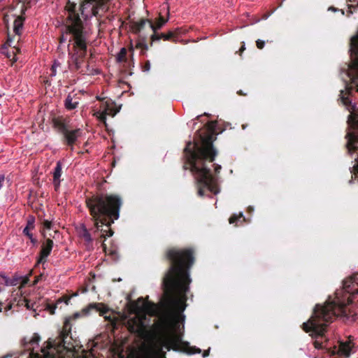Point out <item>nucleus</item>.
<instances>
[{"instance_id": "nucleus-1", "label": "nucleus", "mask_w": 358, "mask_h": 358, "mask_svg": "<svg viewBox=\"0 0 358 358\" xmlns=\"http://www.w3.org/2000/svg\"><path fill=\"white\" fill-rule=\"evenodd\" d=\"M194 251L192 248H171L166 250L164 259L170 264L162 280V287L166 297L162 303L155 328L159 337L157 347L159 351L165 348L181 351L188 355L201 353L200 348L189 346L182 341L181 335L176 331L179 323L183 322L187 300L186 293L191 282L189 270L194 263Z\"/></svg>"}, {"instance_id": "nucleus-2", "label": "nucleus", "mask_w": 358, "mask_h": 358, "mask_svg": "<svg viewBox=\"0 0 358 358\" xmlns=\"http://www.w3.org/2000/svg\"><path fill=\"white\" fill-rule=\"evenodd\" d=\"M217 122L210 121L206 124V134L200 135L201 143L189 141L183 150L184 170H189L196 181L199 196L213 199L212 194L220 192L218 174L222 166L213 164L217 155L213 145L217 137Z\"/></svg>"}, {"instance_id": "nucleus-3", "label": "nucleus", "mask_w": 358, "mask_h": 358, "mask_svg": "<svg viewBox=\"0 0 358 358\" xmlns=\"http://www.w3.org/2000/svg\"><path fill=\"white\" fill-rule=\"evenodd\" d=\"M357 294L358 273H355L343 280L342 289L336 290L332 301H328L323 306H315L311 317L302 324L303 331L310 332L311 336H322L328 324L338 316L350 322H358V315L348 307Z\"/></svg>"}, {"instance_id": "nucleus-4", "label": "nucleus", "mask_w": 358, "mask_h": 358, "mask_svg": "<svg viewBox=\"0 0 358 358\" xmlns=\"http://www.w3.org/2000/svg\"><path fill=\"white\" fill-rule=\"evenodd\" d=\"M75 8L76 4H72L68 9L69 16L66 25V33L72 35L69 41H74L73 52L69 53V69L71 71L87 74L90 73V70L88 64H85L87 48L86 33L83 31V22Z\"/></svg>"}, {"instance_id": "nucleus-5", "label": "nucleus", "mask_w": 358, "mask_h": 358, "mask_svg": "<svg viewBox=\"0 0 358 358\" xmlns=\"http://www.w3.org/2000/svg\"><path fill=\"white\" fill-rule=\"evenodd\" d=\"M80 313H76L73 316L66 318L59 336L55 339L50 338L46 342V346L41 348L42 355L35 353L33 350H31V346L38 345L40 341V336L37 334H34L29 341L24 338L22 344L26 350L30 351L28 358H65L67 353L74 348L73 344L71 343L72 340L71 321L80 317Z\"/></svg>"}, {"instance_id": "nucleus-6", "label": "nucleus", "mask_w": 358, "mask_h": 358, "mask_svg": "<svg viewBox=\"0 0 358 358\" xmlns=\"http://www.w3.org/2000/svg\"><path fill=\"white\" fill-rule=\"evenodd\" d=\"M122 203H86L97 230L103 231V236L110 237L113 231L110 226L120 216Z\"/></svg>"}, {"instance_id": "nucleus-7", "label": "nucleus", "mask_w": 358, "mask_h": 358, "mask_svg": "<svg viewBox=\"0 0 358 358\" xmlns=\"http://www.w3.org/2000/svg\"><path fill=\"white\" fill-rule=\"evenodd\" d=\"M131 311L136 315L127 321L126 326L130 333L136 334L140 338H145L149 335L148 326L145 323V312L154 314L155 304L145 301L143 297H139L136 301L130 302Z\"/></svg>"}, {"instance_id": "nucleus-8", "label": "nucleus", "mask_w": 358, "mask_h": 358, "mask_svg": "<svg viewBox=\"0 0 358 358\" xmlns=\"http://www.w3.org/2000/svg\"><path fill=\"white\" fill-rule=\"evenodd\" d=\"M69 121L63 116L53 117L52 123L53 128L62 136L63 144L69 146L71 150H73L74 145H76L78 138L82 134L80 129H71Z\"/></svg>"}, {"instance_id": "nucleus-9", "label": "nucleus", "mask_w": 358, "mask_h": 358, "mask_svg": "<svg viewBox=\"0 0 358 358\" xmlns=\"http://www.w3.org/2000/svg\"><path fill=\"white\" fill-rule=\"evenodd\" d=\"M167 15V18H164L160 15L159 17L156 20L155 24L151 20L143 18L141 19L138 22L131 21L130 22L131 29L134 34H138L141 32L146 24H148V27L152 33H157V31L168 22L169 15V10Z\"/></svg>"}, {"instance_id": "nucleus-10", "label": "nucleus", "mask_w": 358, "mask_h": 358, "mask_svg": "<svg viewBox=\"0 0 358 358\" xmlns=\"http://www.w3.org/2000/svg\"><path fill=\"white\" fill-rule=\"evenodd\" d=\"M181 34V29L176 28L174 30H170L167 33H152L150 36L151 44L153 41H159L163 39L164 41H169L172 42H176L179 35Z\"/></svg>"}, {"instance_id": "nucleus-11", "label": "nucleus", "mask_w": 358, "mask_h": 358, "mask_svg": "<svg viewBox=\"0 0 358 358\" xmlns=\"http://www.w3.org/2000/svg\"><path fill=\"white\" fill-rule=\"evenodd\" d=\"M91 311L98 312L101 316H103L108 312V308L102 303H92L84 308L82 310L81 313L83 315H87L90 314Z\"/></svg>"}, {"instance_id": "nucleus-12", "label": "nucleus", "mask_w": 358, "mask_h": 358, "mask_svg": "<svg viewBox=\"0 0 358 358\" xmlns=\"http://www.w3.org/2000/svg\"><path fill=\"white\" fill-rule=\"evenodd\" d=\"M103 109L99 115L100 120L105 124L106 126V116L110 115L111 117H114L118 112V110L115 109L114 107V103L112 101H106L102 106Z\"/></svg>"}, {"instance_id": "nucleus-13", "label": "nucleus", "mask_w": 358, "mask_h": 358, "mask_svg": "<svg viewBox=\"0 0 358 358\" xmlns=\"http://www.w3.org/2000/svg\"><path fill=\"white\" fill-rule=\"evenodd\" d=\"M54 243L50 238H47L41 246L40 257L37 261V264H44L46 262L47 257L50 255L53 248Z\"/></svg>"}, {"instance_id": "nucleus-14", "label": "nucleus", "mask_w": 358, "mask_h": 358, "mask_svg": "<svg viewBox=\"0 0 358 358\" xmlns=\"http://www.w3.org/2000/svg\"><path fill=\"white\" fill-rule=\"evenodd\" d=\"M352 337L350 336L346 341L339 342L337 350L338 355L341 356L349 357L351 354L352 348L354 347Z\"/></svg>"}, {"instance_id": "nucleus-15", "label": "nucleus", "mask_w": 358, "mask_h": 358, "mask_svg": "<svg viewBox=\"0 0 358 358\" xmlns=\"http://www.w3.org/2000/svg\"><path fill=\"white\" fill-rule=\"evenodd\" d=\"M10 41L8 40L4 45L2 47V50H1V52L6 55V57L8 59H10L11 61L13 62H16L17 61V58L15 57V55H16V52H19L20 50L19 49H17L15 48V47L13 48V49L10 51L7 49V46H10Z\"/></svg>"}, {"instance_id": "nucleus-16", "label": "nucleus", "mask_w": 358, "mask_h": 358, "mask_svg": "<svg viewBox=\"0 0 358 358\" xmlns=\"http://www.w3.org/2000/svg\"><path fill=\"white\" fill-rule=\"evenodd\" d=\"M76 94L73 96L69 94L64 101V106L67 110H73L76 108L79 104Z\"/></svg>"}, {"instance_id": "nucleus-17", "label": "nucleus", "mask_w": 358, "mask_h": 358, "mask_svg": "<svg viewBox=\"0 0 358 358\" xmlns=\"http://www.w3.org/2000/svg\"><path fill=\"white\" fill-rule=\"evenodd\" d=\"M62 163L60 162H57L56 166L54 169L53 172V183L55 187V189H57L60 184V177L62 176Z\"/></svg>"}, {"instance_id": "nucleus-18", "label": "nucleus", "mask_w": 358, "mask_h": 358, "mask_svg": "<svg viewBox=\"0 0 358 358\" xmlns=\"http://www.w3.org/2000/svg\"><path fill=\"white\" fill-rule=\"evenodd\" d=\"M24 21V17L22 16H19L14 20V31L17 35L21 34Z\"/></svg>"}, {"instance_id": "nucleus-19", "label": "nucleus", "mask_w": 358, "mask_h": 358, "mask_svg": "<svg viewBox=\"0 0 358 358\" xmlns=\"http://www.w3.org/2000/svg\"><path fill=\"white\" fill-rule=\"evenodd\" d=\"M348 10L347 11L348 16H350L358 8V0H347Z\"/></svg>"}, {"instance_id": "nucleus-20", "label": "nucleus", "mask_w": 358, "mask_h": 358, "mask_svg": "<svg viewBox=\"0 0 358 358\" xmlns=\"http://www.w3.org/2000/svg\"><path fill=\"white\" fill-rule=\"evenodd\" d=\"M80 236L81 238H83L84 239L85 241H86L88 243H90L92 241L91 235L85 226L83 227V228L80 232Z\"/></svg>"}, {"instance_id": "nucleus-21", "label": "nucleus", "mask_w": 358, "mask_h": 358, "mask_svg": "<svg viewBox=\"0 0 358 358\" xmlns=\"http://www.w3.org/2000/svg\"><path fill=\"white\" fill-rule=\"evenodd\" d=\"M122 201V198L119 195L110 194V195H108V196H106L105 201H103L102 199H99L96 201H109V202H111V201ZM85 201H94L90 199H87Z\"/></svg>"}, {"instance_id": "nucleus-22", "label": "nucleus", "mask_w": 358, "mask_h": 358, "mask_svg": "<svg viewBox=\"0 0 358 358\" xmlns=\"http://www.w3.org/2000/svg\"><path fill=\"white\" fill-rule=\"evenodd\" d=\"M127 50L125 48H122L120 49V51L119 52V53L117 54V62H126L127 61Z\"/></svg>"}, {"instance_id": "nucleus-23", "label": "nucleus", "mask_w": 358, "mask_h": 358, "mask_svg": "<svg viewBox=\"0 0 358 358\" xmlns=\"http://www.w3.org/2000/svg\"><path fill=\"white\" fill-rule=\"evenodd\" d=\"M243 218V221L245 220V217H243V215L242 213H239L238 215L233 214L229 219V222L230 224H236L237 225L236 222L237 221L240 220V219Z\"/></svg>"}, {"instance_id": "nucleus-24", "label": "nucleus", "mask_w": 358, "mask_h": 358, "mask_svg": "<svg viewBox=\"0 0 358 358\" xmlns=\"http://www.w3.org/2000/svg\"><path fill=\"white\" fill-rule=\"evenodd\" d=\"M35 227V217L34 216H29L27 221V226L24 229L32 230Z\"/></svg>"}, {"instance_id": "nucleus-25", "label": "nucleus", "mask_w": 358, "mask_h": 358, "mask_svg": "<svg viewBox=\"0 0 358 358\" xmlns=\"http://www.w3.org/2000/svg\"><path fill=\"white\" fill-rule=\"evenodd\" d=\"M136 48L138 49H141V53L144 55L145 51L148 49L145 39L144 38L142 41H138L136 45Z\"/></svg>"}, {"instance_id": "nucleus-26", "label": "nucleus", "mask_w": 358, "mask_h": 358, "mask_svg": "<svg viewBox=\"0 0 358 358\" xmlns=\"http://www.w3.org/2000/svg\"><path fill=\"white\" fill-rule=\"evenodd\" d=\"M31 230L23 229V234L30 239L32 243L35 244L37 240L33 237V234L31 233Z\"/></svg>"}, {"instance_id": "nucleus-27", "label": "nucleus", "mask_w": 358, "mask_h": 358, "mask_svg": "<svg viewBox=\"0 0 358 358\" xmlns=\"http://www.w3.org/2000/svg\"><path fill=\"white\" fill-rule=\"evenodd\" d=\"M58 304L59 303H57V301L55 304L47 303L45 308L49 311L50 314L53 315L55 314V309L57 308Z\"/></svg>"}, {"instance_id": "nucleus-28", "label": "nucleus", "mask_w": 358, "mask_h": 358, "mask_svg": "<svg viewBox=\"0 0 358 358\" xmlns=\"http://www.w3.org/2000/svg\"><path fill=\"white\" fill-rule=\"evenodd\" d=\"M59 66H60L59 62L55 61V62L50 69V71H51L50 76H54L56 75V69Z\"/></svg>"}, {"instance_id": "nucleus-29", "label": "nucleus", "mask_w": 358, "mask_h": 358, "mask_svg": "<svg viewBox=\"0 0 358 358\" xmlns=\"http://www.w3.org/2000/svg\"><path fill=\"white\" fill-rule=\"evenodd\" d=\"M70 300H71V296L66 295V296H64L62 298L59 299L57 301V303H59V304L62 302H64L66 305H68Z\"/></svg>"}, {"instance_id": "nucleus-30", "label": "nucleus", "mask_w": 358, "mask_h": 358, "mask_svg": "<svg viewBox=\"0 0 358 358\" xmlns=\"http://www.w3.org/2000/svg\"><path fill=\"white\" fill-rule=\"evenodd\" d=\"M24 302H25V306L27 309H32L34 310H36V309L34 308V306H35V303H31L29 300L28 299H24Z\"/></svg>"}, {"instance_id": "nucleus-31", "label": "nucleus", "mask_w": 358, "mask_h": 358, "mask_svg": "<svg viewBox=\"0 0 358 358\" xmlns=\"http://www.w3.org/2000/svg\"><path fill=\"white\" fill-rule=\"evenodd\" d=\"M43 227L45 229H50L52 227V222L49 220H44L43 222Z\"/></svg>"}, {"instance_id": "nucleus-32", "label": "nucleus", "mask_w": 358, "mask_h": 358, "mask_svg": "<svg viewBox=\"0 0 358 358\" xmlns=\"http://www.w3.org/2000/svg\"><path fill=\"white\" fill-rule=\"evenodd\" d=\"M150 69V62L149 60H147L143 66H142V70L144 72L148 71Z\"/></svg>"}, {"instance_id": "nucleus-33", "label": "nucleus", "mask_w": 358, "mask_h": 358, "mask_svg": "<svg viewBox=\"0 0 358 358\" xmlns=\"http://www.w3.org/2000/svg\"><path fill=\"white\" fill-rule=\"evenodd\" d=\"M264 45H265V42L264 41H262L260 39H258L256 41V45L258 49H259V50L263 49L264 47Z\"/></svg>"}, {"instance_id": "nucleus-34", "label": "nucleus", "mask_w": 358, "mask_h": 358, "mask_svg": "<svg viewBox=\"0 0 358 358\" xmlns=\"http://www.w3.org/2000/svg\"><path fill=\"white\" fill-rule=\"evenodd\" d=\"M6 179L4 175H0V189L4 185Z\"/></svg>"}, {"instance_id": "nucleus-35", "label": "nucleus", "mask_w": 358, "mask_h": 358, "mask_svg": "<svg viewBox=\"0 0 358 358\" xmlns=\"http://www.w3.org/2000/svg\"><path fill=\"white\" fill-rule=\"evenodd\" d=\"M12 307H13V303H9L6 307H5V310L7 312L10 310L12 309Z\"/></svg>"}, {"instance_id": "nucleus-36", "label": "nucleus", "mask_w": 358, "mask_h": 358, "mask_svg": "<svg viewBox=\"0 0 358 358\" xmlns=\"http://www.w3.org/2000/svg\"><path fill=\"white\" fill-rule=\"evenodd\" d=\"M245 50V43L244 42H243V45L241 47V48L239 49V55H241L242 52Z\"/></svg>"}, {"instance_id": "nucleus-37", "label": "nucleus", "mask_w": 358, "mask_h": 358, "mask_svg": "<svg viewBox=\"0 0 358 358\" xmlns=\"http://www.w3.org/2000/svg\"><path fill=\"white\" fill-rule=\"evenodd\" d=\"M42 277H43V275H42V274H41V275H38V276L36 278L35 280L34 281V284H36V283H38V282L40 280V279H41V278H42Z\"/></svg>"}, {"instance_id": "nucleus-38", "label": "nucleus", "mask_w": 358, "mask_h": 358, "mask_svg": "<svg viewBox=\"0 0 358 358\" xmlns=\"http://www.w3.org/2000/svg\"><path fill=\"white\" fill-rule=\"evenodd\" d=\"M209 352H210V350H204L203 352V357H206L209 355Z\"/></svg>"}, {"instance_id": "nucleus-39", "label": "nucleus", "mask_w": 358, "mask_h": 358, "mask_svg": "<svg viewBox=\"0 0 358 358\" xmlns=\"http://www.w3.org/2000/svg\"><path fill=\"white\" fill-rule=\"evenodd\" d=\"M315 347L316 348H322V344H321V343H319V342H317V341H315Z\"/></svg>"}, {"instance_id": "nucleus-40", "label": "nucleus", "mask_w": 358, "mask_h": 358, "mask_svg": "<svg viewBox=\"0 0 358 358\" xmlns=\"http://www.w3.org/2000/svg\"><path fill=\"white\" fill-rule=\"evenodd\" d=\"M65 41H66V39H65V38H64V35H62V36L60 37V38H59V42H60V43H63V42H64Z\"/></svg>"}, {"instance_id": "nucleus-41", "label": "nucleus", "mask_w": 358, "mask_h": 358, "mask_svg": "<svg viewBox=\"0 0 358 358\" xmlns=\"http://www.w3.org/2000/svg\"><path fill=\"white\" fill-rule=\"evenodd\" d=\"M129 51L131 52V57H132L133 53H134V48H133L132 45H131V46L129 47Z\"/></svg>"}, {"instance_id": "nucleus-42", "label": "nucleus", "mask_w": 358, "mask_h": 358, "mask_svg": "<svg viewBox=\"0 0 358 358\" xmlns=\"http://www.w3.org/2000/svg\"><path fill=\"white\" fill-rule=\"evenodd\" d=\"M9 357H11L10 355H4V356L1 357V358H9Z\"/></svg>"}, {"instance_id": "nucleus-43", "label": "nucleus", "mask_w": 358, "mask_h": 358, "mask_svg": "<svg viewBox=\"0 0 358 358\" xmlns=\"http://www.w3.org/2000/svg\"><path fill=\"white\" fill-rule=\"evenodd\" d=\"M29 280L28 278H26L24 280H23V282L22 284L24 285L27 282V281Z\"/></svg>"}, {"instance_id": "nucleus-44", "label": "nucleus", "mask_w": 358, "mask_h": 358, "mask_svg": "<svg viewBox=\"0 0 358 358\" xmlns=\"http://www.w3.org/2000/svg\"><path fill=\"white\" fill-rule=\"evenodd\" d=\"M238 94L239 95H245V94L243 93V92L241 90L238 91Z\"/></svg>"}, {"instance_id": "nucleus-45", "label": "nucleus", "mask_w": 358, "mask_h": 358, "mask_svg": "<svg viewBox=\"0 0 358 358\" xmlns=\"http://www.w3.org/2000/svg\"><path fill=\"white\" fill-rule=\"evenodd\" d=\"M329 9H331V10H332L334 11H336L337 10V9L334 8V7H331V8H329Z\"/></svg>"}, {"instance_id": "nucleus-46", "label": "nucleus", "mask_w": 358, "mask_h": 358, "mask_svg": "<svg viewBox=\"0 0 358 358\" xmlns=\"http://www.w3.org/2000/svg\"><path fill=\"white\" fill-rule=\"evenodd\" d=\"M4 278L6 280V284L8 285V280L6 277H4Z\"/></svg>"}, {"instance_id": "nucleus-47", "label": "nucleus", "mask_w": 358, "mask_h": 358, "mask_svg": "<svg viewBox=\"0 0 358 358\" xmlns=\"http://www.w3.org/2000/svg\"><path fill=\"white\" fill-rule=\"evenodd\" d=\"M1 306H2V303H0V312L2 311V307Z\"/></svg>"}, {"instance_id": "nucleus-48", "label": "nucleus", "mask_w": 358, "mask_h": 358, "mask_svg": "<svg viewBox=\"0 0 358 358\" xmlns=\"http://www.w3.org/2000/svg\"><path fill=\"white\" fill-rule=\"evenodd\" d=\"M341 13L343 15H344V10H341Z\"/></svg>"}]
</instances>
